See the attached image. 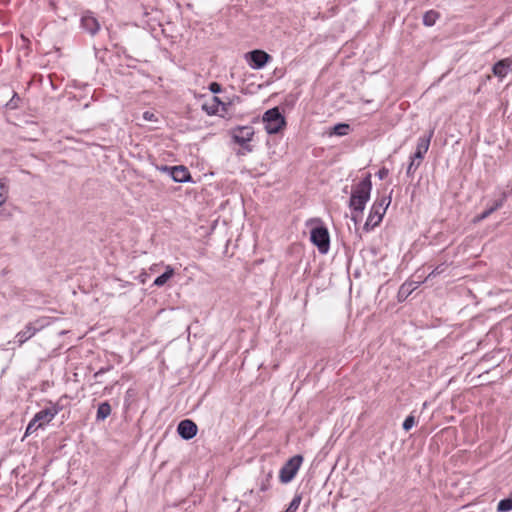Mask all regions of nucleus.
Returning a JSON list of instances; mask_svg holds the SVG:
<instances>
[{"label": "nucleus", "mask_w": 512, "mask_h": 512, "mask_svg": "<svg viewBox=\"0 0 512 512\" xmlns=\"http://www.w3.org/2000/svg\"><path fill=\"white\" fill-rule=\"evenodd\" d=\"M371 175L367 176L359 182L352 190L349 207L352 210L351 219L357 223L363 210L365 209L366 203L370 198V192L372 189Z\"/></svg>", "instance_id": "f257e3e1"}, {"label": "nucleus", "mask_w": 512, "mask_h": 512, "mask_svg": "<svg viewBox=\"0 0 512 512\" xmlns=\"http://www.w3.org/2000/svg\"><path fill=\"white\" fill-rule=\"evenodd\" d=\"M58 412L59 408L55 405H52L36 413L33 419L28 424L25 435H30L37 431L39 428H42L46 424L50 423L58 414Z\"/></svg>", "instance_id": "f03ea898"}, {"label": "nucleus", "mask_w": 512, "mask_h": 512, "mask_svg": "<svg viewBox=\"0 0 512 512\" xmlns=\"http://www.w3.org/2000/svg\"><path fill=\"white\" fill-rule=\"evenodd\" d=\"M263 122L268 134L278 133L286 124L285 118L281 115L277 107L269 109L264 113Z\"/></svg>", "instance_id": "7ed1b4c3"}, {"label": "nucleus", "mask_w": 512, "mask_h": 512, "mask_svg": "<svg viewBox=\"0 0 512 512\" xmlns=\"http://www.w3.org/2000/svg\"><path fill=\"white\" fill-rule=\"evenodd\" d=\"M389 204L390 198L388 197H382L381 199L376 200L365 223V228H374L379 225Z\"/></svg>", "instance_id": "20e7f679"}, {"label": "nucleus", "mask_w": 512, "mask_h": 512, "mask_svg": "<svg viewBox=\"0 0 512 512\" xmlns=\"http://www.w3.org/2000/svg\"><path fill=\"white\" fill-rule=\"evenodd\" d=\"M303 462V457L300 455L290 458L281 468L279 472V479L282 483H289L297 474Z\"/></svg>", "instance_id": "39448f33"}, {"label": "nucleus", "mask_w": 512, "mask_h": 512, "mask_svg": "<svg viewBox=\"0 0 512 512\" xmlns=\"http://www.w3.org/2000/svg\"><path fill=\"white\" fill-rule=\"evenodd\" d=\"M310 234L311 242L318 247V250L323 254L327 253L330 244L328 230L323 226H319L313 228Z\"/></svg>", "instance_id": "423d86ee"}, {"label": "nucleus", "mask_w": 512, "mask_h": 512, "mask_svg": "<svg viewBox=\"0 0 512 512\" xmlns=\"http://www.w3.org/2000/svg\"><path fill=\"white\" fill-rule=\"evenodd\" d=\"M235 101L239 102L240 98L239 97H235L230 102L225 103V102L220 101V99L218 97L213 96V97H211L210 100L206 101L202 105V108L209 115H214V114H217V113H220V112H222L223 114H226V113L229 112V106L232 105V103L235 102Z\"/></svg>", "instance_id": "0eeeda50"}, {"label": "nucleus", "mask_w": 512, "mask_h": 512, "mask_svg": "<svg viewBox=\"0 0 512 512\" xmlns=\"http://www.w3.org/2000/svg\"><path fill=\"white\" fill-rule=\"evenodd\" d=\"M245 58L253 69H261L271 59V56L265 51L254 50L247 53Z\"/></svg>", "instance_id": "6e6552de"}, {"label": "nucleus", "mask_w": 512, "mask_h": 512, "mask_svg": "<svg viewBox=\"0 0 512 512\" xmlns=\"http://www.w3.org/2000/svg\"><path fill=\"white\" fill-rule=\"evenodd\" d=\"M231 134L234 141L243 146L252 140L254 130L251 126H242L233 129Z\"/></svg>", "instance_id": "1a4fd4ad"}, {"label": "nucleus", "mask_w": 512, "mask_h": 512, "mask_svg": "<svg viewBox=\"0 0 512 512\" xmlns=\"http://www.w3.org/2000/svg\"><path fill=\"white\" fill-rule=\"evenodd\" d=\"M512 71V57H507L496 62L492 67V73L500 80Z\"/></svg>", "instance_id": "9d476101"}, {"label": "nucleus", "mask_w": 512, "mask_h": 512, "mask_svg": "<svg viewBox=\"0 0 512 512\" xmlns=\"http://www.w3.org/2000/svg\"><path fill=\"white\" fill-rule=\"evenodd\" d=\"M177 431L182 438L189 440L196 435L197 426L193 421L186 419L178 424Z\"/></svg>", "instance_id": "9b49d317"}, {"label": "nucleus", "mask_w": 512, "mask_h": 512, "mask_svg": "<svg viewBox=\"0 0 512 512\" xmlns=\"http://www.w3.org/2000/svg\"><path fill=\"white\" fill-rule=\"evenodd\" d=\"M169 175L175 182H187L190 180V173L184 166H173L169 169Z\"/></svg>", "instance_id": "f8f14e48"}, {"label": "nucleus", "mask_w": 512, "mask_h": 512, "mask_svg": "<svg viewBox=\"0 0 512 512\" xmlns=\"http://www.w3.org/2000/svg\"><path fill=\"white\" fill-rule=\"evenodd\" d=\"M8 188L7 185L0 180V216L8 217L11 215V211L7 209L6 200H7Z\"/></svg>", "instance_id": "ddd939ff"}, {"label": "nucleus", "mask_w": 512, "mask_h": 512, "mask_svg": "<svg viewBox=\"0 0 512 512\" xmlns=\"http://www.w3.org/2000/svg\"><path fill=\"white\" fill-rule=\"evenodd\" d=\"M81 24L91 34H95L100 28L97 19L91 15H84L81 19Z\"/></svg>", "instance_id": "4468645a"}, {"label": "nucleus", "mask_w": 512, "mask_h": 512, "mask_svg": "<svg viewBox=\"0 0 512 512\" xmlns=\"http://www.w3.org/2000/svg\"><path fill=\"white\" fill-rule=\"evenodd\" d=\"M175 275V270L171 265H165V271L163 274L158 276L154 280V285L157 287L164 286L173 276Z\"/></svg>", "instance_id": "2eb2a0df"}, {"label": "nucleus", "mask_w": 512, "mask_h": 512, "mask_svg": "<svg viewBox=\"0 0 512 512\" xmlns=\"http://www.w3.org/2000/svg\"><path fill=\"white\" fill-rule=\"evenodd\" d=\"M415 289L416 285L413 281L405 282L404 284L401 285L398 291V299L400 301L407 299Z\"/></svg>", "instance_id": "dca6fc26"}, {"label": "nucleus", "mask_w": 512, "mask_h": 512, "mask_svg": "<svg viewBox=\"0 0 512 512\" xmlns=\"http://www.w3.org/2000/svg\"><path fill=\"white\" fill-rule=\"evenodd\" d=\"M36 332V329L31 325L28 324L24 330L20 331L17 334V338L19 341V344L22 345L24 342H26L28 339H30Z\"/></svg>", "instance_id": "f3484780"}, {"label": "nucleus", "mask_w": 512, "mask_h": 512, "mask_svg": "<svg viewBox=\"0 0 512 512\" xmlns=\"http://www.w3.org/2000/svg\"><path fill=\"white\" fill-rule=\"evenodd\" d=\"M440 14L435 10H430L426 12L423 16V23L426 26H433L437 19L439 18Z\"/></svg>", "instance_id": "a211bd4d"}, {"label": "nucleus", "mask_w": 512, "mask_h": 512, "mask_svg": "<svg viewBox=\"0 0 512 512\" xmlns=\"http://www.w3.org/2000/svg\"><path fill=\"white\" fill-rule=\"evenodd\" d=\"M111 413V407L108 402H103L99 405L97 410V419L104 420Z\"/></svg>", "instance_id": "6ab92c4d"}, {"label": "nucleus", "mask_w": 512, "mask_h": 512, "mask_svg": "<svg viewBox=\"0 0 512 512\" xmlns=\"http://www.w3.org/2000/svg\"><path fill=\"white\" fill-rule=\"evenodd\" d=\"M350 126L346 123H340L333 127L332 132L330 134H334L337 136H345L349 133Z\"/></svg>", "instance_id": "aec40b11"}, {"label": "nucleus", "mask_w": 512, "mask_h": 512, "mask_svg": "<svg viewBox=\"0 0 512 512\" xmlns=\"http://www.w3.org/2000/svg\"><path fill=\"white\" fill-rule=\"evenodd\" d=\"M497 509L499 512H506L512 510V498H506L498 503Z\"/></svg>", "instance_id": "412c9836"}, {"label": "nucleus", "mask_w": 512, "mask_h": 512, "mask_svg": "<svg viewBox=\"0 0 512 512\" xmlns=\"http://www.w3.org/2000/svg\"><path fill=\"white\" fill-rule=\"evenodd\" d=\"M302 497L300 495H296L293 500L291 501L288 509L286 512H295L299 509L300 503H301Z\"/></svg>", "instance_id": "4be33fe9"}, {"label": "nucleus", "mask_w": 512, "mask_h": 512, "mask_svg": "<svg viewBox=\"0 0 512 512\" xmlns=\"http://www.w3.org/2000/svg\"><path fill=\"white\" fill-rule=\"evenodd\" d=\"M505 201L506 194L503 193L501 197L498 200L494 201V203L490 207L493 209V211H496L497 209L501 208L504 205Z\"/></svg>", "instance_id": "5701e85b"}, {"label": "nucleus", "mask_w": 512, "mask_h": 512, "mask_svg": "<svg viewBox=\"0 0 512 512\" xmlns=\"http://www.w3.org/2000/svg\"><path fill=\"white\" fill-rule=\"evenodd\" d=\"M143 119L148 122H157L158 121L156 114L152 111H145L143 113Z\"/></svg>", "instance_id": "b1692460"}, {"label": "nucleus", "mask_w": 512, "mask_h": 512, "mask_svg": "<svg viewBox=\"0 0 512 512\" xmlns=\"http://www.w3.org/2000/svg\"><path fill=\"white\" fill-rule=\"evenodd\" d=\"M493 209L491 207L487 208L486 210H484L480 215H478L475 219V221H482L484 219H486L487 217H489L492 213H493Z\"/></svg>", "instance_id": "393cba45"}, {"label": "nucleus", "mask_w": 512, "mask_h": 512, "mask_svg": "<svg viewBox=\"0 0 512 512\" xmlns=\"http://www.w3.org/2000/svg\"><path fill=\"white\" fill-rule=\"evenodd\" d=\"M414 423H415V421H414V417H413L412 415H410V416H408V417L405 419V421H404V423H403V428H404L406 431H408V430H410V429L414 426Z\"/></svg>", "instance_id": "a878e982"}, {"label": "nucleus", "mask_w": 512, "mask_h": 512, "mask_svg": "<svg viewBox=\"0 0 512 512\" xmlns=\"http://www.w3.org/2000/svg\"><path fill=\"white\" fill-rule=\"evenodd\" d=\"M209 88H210V91L213 93H219L221 91V86L216 82H212L210 84Z\"/></svg>", "instance_id": "bb28decb"}, {"label": "nucleus", "mask_w": 512, "mask_h": 512, "mask_svg": "<svg viewBox=\"0 0 512 512\" xmlns=\"http://www.w3.org/2000/svg\"><path fill=\"white\" fill-rule=\"evenodd\" d=\"M388 173H389V171L387 168H382L379 170L377 175L380 179H385L388 176Z\"/></svg>", "instance_id": "cd10ccee"}, {"label": "nucleus", "mask_w": 512, "mask_h": 512, "mask_svg": "<svg viewBox=\"0 0 512 512\" xmlns=\"http://www.w3.org/2000/svg\"><path fill=\"white\" fill-rule=\"evenodd\" d=\"M147 277H148L147 273L140 274V276H139L140 282L144 284L147 280Z\"/></svg>", "instance_id": "c85d7f7f"}, {"label": "nucleus", "mask_w": 512, "mask_h": 512, "mask_svg": "<svg viewBox=\"0 0 512 512\" xmlns=\"http://www.w3.org/2000/svg\"><path fill=\"white\" fill-rule=\"evenodd\" d=\"M169 169H171V167H168V166H162L159 168L160 171L168 173V174H169Z\"/></svg>", "instance_id": "c756f323"}, {"label": "nucleus", "mask_w": 512, "mask_h": 512, "mask_svg": "<svg viewBox=\"0 0 512 512\" xmlns=\"http://www.w3.org/2000/svg\"><path fill=\"white\" fill-rule=\"evenodd\" d=\"M160 265H161V264H153V265L149 268V270H150V271H152V272H155V271H157V268H158Z\"/></svg>", "instance_id": "7c9ffc66"}, {"label": "nucleus", "mask_w": 512, "mask_h": 512, "mask_svg": "<svg viewBox=\"0 0 512 512\" xmlns=\"http://www.w3.org/2000/svg\"><path fill=\"white\" fill-rule=\"evenodd\" d=\"M428 146H429V141H427L424 145V152H426L428 150Z\"/></svg>", "instance_id": "2f4dec72"}, {"label": "nucleus", "mask_w": 512, "mask_h": 512, "mask_svg": "<svg viewBox=\"0 0 512 512\" xmlns=\"http://www.w3.org/2000/svg\"><path fill=\"white\" fill-rule=\"evenodd\" d=\"M412 166H413V161L410 163V165H409V167H408V173H411Z\"/></svg>", "instance_id": "473e14b6"}, {"label": "nucleus", "mask_w": 512, "mask_h": 512, "mask_svg": "<svg viewBox=\"0 0 512 512\" xmlns=\"http://www.w3.org/2000/svg\"><path fill=\"white\" fill-rule=\"evenodd\" d=\"M417 156H418V158H420V157H421V150H420L419 148H418Z\"/></svg>", "instance_id": "72a5a7b5"}]
</instances>
